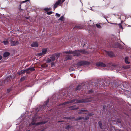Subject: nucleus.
<instances>
[{
  "mask_svg": "<svg viewBox=\"0 0 131 131\" xmlns=\"http://www.w3.org/2000/svg\"><path fill=\"white\" fill-rule=\"evenodd\" d=\"M65 53L68 54L67 59H71L72 58L73 56H78L80 54V53L85 54L86 52L85 50H81L79 51H70L69 52L66 51Z\"/></svg>",
  "mask_w": 131,
  "mask_h": 131,
  "instance_id": "1",
  "label": "nucleus"
},
{
  "mask_svg": "<svg viewBox=\"0 0 131 131\" xmlns=\"http://www.w3.org/2000/svg\"><path fill=\"white\" fill-rule=\"evenodd\" d=\"M91 101V99H86L84 100H72L70 101V102H67L66 103V104L68 103H73L74 102V103H80L83 102H88Z\"/></svg>",
  "mask_w": 131,
  "mask_h": 131,
  "instance_id": "2",
  "label": "nucleus"
},
{
  "mask_svg": "<svg viewBox=\"0 0 131 131\" xmlns=\"http://www.w3.org/2000/svg\"><path fill=\"white\" fill-rule=\"evenodd\" d=\"M35 70V69L33 67H30L24 70H21L20 72H18V74L19 75H20L25 72H26L27 73H30V72L33 71Z\"/></svg>",
  "mask_w": 131,
  "mask_h": 131,
  "instance_id": "3",
  "label": "nucleus"
},
{
  "mask_svg": "<svg viewBox=\"0 0 131 131\" xmlns=\"http://www.w3.org/2000/svg\"><path fill=\"white\" fill-rule=\"evenodd\" d=\"M14 40V38L13 37H11L10 38V44L12 46H14L17 45L19 44V42L18 41H13Z\"/></svg>",
  "mask_w": 131,
  "mask_h": 131,
  "instance_id": "4",
  "label": "nucleus"
},
{
  "mask_svg": "<svg viewBox=\"0 0 131 131\" xmlns=\"http://www.w3.org/2000/svg\"><path fill=\"white\" fill-rule=\"evenodd\" d=\"M87 62L85 61H80L78 62L77 65L78 67H79L86 64H87Z\"/></svg>",
  "mask_w": 131,
  "mask_h": 131,
  "instance_id": "5",
  "label": "nucleus"
},
{
  "mask_svg": "<svg viewBox=\"0 0 131 131\" xmlns=\"http://www.w3.org/2000/svg\"><path fill=\"white\" fill-rule=\"evenodd\" d=\"M47 49L46 48H44L42 49V52L39 53L38 54V56H42L45 54L46 53Z\"/></svg>",
  "mask_w": 131,
  "mask_h": 131,
  "instance_id": "6",
  "label": "nucleus"
},
{
  "mask_svg": "<svg viewBox=\"0 0 131 131\" xmlns=\"http://www.w3.org/2000/svg\"><path fill=\"white\" fill-rule=\"evenodd\" d=\"M96 65L98 67H103L106 66V65L103 62H99L96 63Z\"/></svg>",
  "mask_w": 131,
  "mask_h": 131,
  "instance_id": "7",
  "label": "nucleus"
},
{
  "mask_svg": "<svg viewBox=\"0 0 131 131\" xmlns=\"http://www.w3.org/2000/svg\"><path fill=\"white\" fill-rule=\"evenodd\" d=\"M46 123L45 122H39L38 123H35L34 122V119H33L32 122L31 124L32 125H40V124H45Z\"/></svg>",
  "mask_w": 131,
  "mask_h": 131,
  "instance_id": "8",
  "label": "nucleus"
},
{
  "mask_svg": "<svg viewBox=\"0 0 131 131\" xmlns=\"http://www.w3.org/2000/svg\"><path fill=\"white\" fill-rule=\"evenodd\" d=\"M61 0H58V1L55 4L54 6V8L55 9L58 6V5L61 3Z\"/></svg>",
  "mask_w": 131,
  "mask_h": 131,
  "instance_id": "9",
  "label": "nucleus"
},
{
  "mask_svg": "<svg viewBox=\"0 0 131 131\" xmlns=\"http://www.w3.org/2000/svg\"><path fill=\"white\" fill-rule=\"evenodd\" d=\"M31 46L33 47H38V44L37 42H34L31 45Z\"/></svg>",
  "mask_w": 131,
  "mask_h": 131,
  "instance_id": "10",
  "label": "nucleus"
},
{
  "mask_svg": "<svg viewBox=\"0 0 131 131\" xmlns=\"http://www.w3.org/2000/svg\"><path fill=\"white\" fill-rule=\"evenodd\" d=\"M106 53L110 57H111L113 55V53L111 51H105Z\"/></svg>",
  "mask_w": 131,
  "mask_h": 131,
  "instance_id": "11",
  "label": "nucleus"
},
{
  "mask_svg": "<svg viewBox=\"0 0 131 131\" xmlns=\"http://www.w3.org/2000/svg\"><path fill=\"white\" fill-rule=\"evenodd\" d=\"M10 54L9 52H6L4 53L3 54V56L4 57H6L9 56Z\"/></svg>",
  "mask_w": 131,
  "mask_h": 131,
  "instance_id": "12",
  "label": "nucleus"
},
{
  "mask_svg": "<svg viewBox=\"0 0 131 131\" xmlns=\"http://www.w3.org/2000/svg\"><path fill=\"white\" fill-rule=\"evenodd\" d=\"M125 61L126 63L127 64H129L130 62L128 61V58L127 57H126L125 58Z\"/></svg>",
  "mask_w": 131,
  "mask_h": 131,
  "instance_id": "13",
  "label": "nucleus"
},
{
  "mask_svg": "<svg viewBox=\"0 0 131 131\" xmlns=\"http://www.w3.org/2000/svg\"><path fill=\"white\" fill-rule=\"evenodd\" d=\"M50 58L51 59L52 61H54V60H55V57L53 55L51 56L50 57Z\"/></svg>",
  "mask_w": 131,
  "mask_h": 131,
  "instance_id": "14",
  "label": "nucleus"
},
{
  "mask_svg": "<svg viewBox=\"0 0 131 131\" xmlns=\"http://www.w3.org/2000/svg\"><path fill=\"white\" fill-rule=\"evenodd\" d=\"M48 66V65L46 63H45L41 66L42 68H45Z\"/></svg>",
  "mask_w": 131,
  "mask_h": 131,
  "instance_id": "15",
  "label": "nucleus"
},
{
  "mask_svg": "<svg viewBox=\"0 0 131 131\" xmlns=\"http://www.w3.org/2000/svg\"><path fill=\"white\" fill-rule=\"evenodd\" d=\"M59 20H60L62 21H64V17L63 16H62L59 19Z\"/></svg>",
  "mask_w": 131,
  "mask_h": 131,
  "instance_id": "16",
  "label": "nucleus"
},
{
  "mask_svg": "<svg viewBox=\"0 0 131 131\" xmlns=\"http://www.w3.org/2000/svg\"><path fill=\"white\" fill-rule=\"evenodd\" d=\"M3 42L4 44L5 45H8V42L7 40L3 41Z\"/></svg>",
  "mask_w": 131,
  "mask_h": 131,
  "instance_id": "17",
  "label": "nucleus"
},
{
  "mask_svg": "<svg viewBox=\"0 0 131 131\" xmlns=\"http://www.w3.org/2000/svg\"><path fill=\"white\" fill-rule=\"evenodd\" d=\"M10 80V79L9 78H7L5 80V82H7L8 81H9Z\"/></svg>",
  "mask_w": 131,
  "mask_h": 131,
  "instance_id": "18",
  "label": "nucleus"
},
{
  "mask_svg": "<svg viewBox=\"0 0 131 131\" xmlns=\"http://www.w3.org/2000/svg\"><path fill=\"white\" fill-rule=\"evenodd\" d=\"M99 124L100 126V127L101 128H102V123L100 122H99L98 123Z\"/></svg>",
  "mask_w": 131,
  "mask_h": 131,
  "instance_id": "19",
  "label": "nucleus"
},
{
  "mask_svg": "<svg viewBox=\"0 0 131 131\" xmlns=\"http://www.w3.org/2000/svg\"><path fill=\"white\" fill-rule=\"evenodd\" d=\"M52 60L51 59H48L47 60V63H50L52 62Z\"/></svg>",
  "mask_w": 131,
  "mask_h": 131,
  "instance_id": "20",
  "label": "nucleus"
},
{
  "mask_svg": "<svg viewBox=\"0 0 131 131\" xmlns=\"http://www.w3.org/2000/svg\"><path fill=\"white\" fill-rule=\"evenodd\" d=\"M81 87V86L79 85L76 88V90H78L79 89H80Z\"/></svg>",
  "mask_w": 131,
  "mask_h": 131,
  "instance_id": "21",
  "label": "nucleus"
},
{
  "mask_svg": "<svg viewBox=\"0 0 131 131\" xmlns=\"http://www.w3.org/2000/svg\"><path fill=\"white\" fill-rule=\"evenodd\" d=\"M96 26L97 27L99 28H101V26L100 25L96 24Z\"/></svg>",
  "mask_w": 131,
  "mask_h": 131,
  "instance_id": "22",
  "label": "nucleus"
},
{
  "mask_svg": "<svg viewBox=\"0 0 131 131\" xmlns=\"http://www.w3.org/2000/svg\"><path fill=\"white\" fill-rule=\"evenodd\" d=\"M52 12L51 11L48 12H47V14L48 15H50L52 13Z\"/></svg>",
  "mask_w": 131,
  "mask_h": 131,
  "instance_id": "23",
  "label": "nucleus"
},
{
  "mask_svg": "<svg viewBox=\"0 0 131 131\" xmlns=\"http://www.w3.org/2000/svg\"><path fill=\"white\" fill-rule=\"evenodd\" d=\"M48 102H49V100H47V101L46 102H45V104L44 105V106L45 107L46 106V105L48 103Z\"/></svg>",
  "mask_w": 131,
  "mask_h": 131,
  "instance_id": "24",
  "label": "nucleus"
},
{
  "mask_svg": "<svg viewBox=\"0 0 131 131\" xmlns=\"http://www.w3.org/2000/svg\"><path fill=\"white\" fill-rule=\"evenodd\" d=\"M51 9L50 8H46L44 9V10L46 11H48L50 9Z\"/></svg>",
  "mask_w": 131,
  "mask_h": 131,
  "instance_id": "25",
  "label": "nucleus"
},
{
  "mask_svg": "<svg viewBox=\"0 0 131 131\" xmlns=\"http://www.w3.org/2000/svg\"><path fill=\"white\" fill-rule=\"evenodd\" d=\"M56 15L57 17H59L60 16V15L57 13L56 14Z\"/></svg>",
  "mask_w": 131,
  "mask_h": 131,
  "instance_id": "26",
  "label": "nucleus"
},
{
  "mask_svg": "<svg viewBox=\"0 0 131 131\" xmlns=\"http://www.w3.org/2000/svg\"><path fill=\"white\" fill-rule=\"evenodd\" d=\"M25 79V78L24 77H23L21 78L20 80L22 81L24 80Z\"/></svg>",
  "mask_w": 131,
  "mask_h": 131,
  "instance_id": "27",
  "label": "nucleus"
},
{
  "mask_svg": "<svg viewBox=\"0 0 131 131\" xmlns=\"http://www.w3.org/2000/svg\"><path fill=\"white\" fill-rule=\"evenodd\" d=\"M51 67H53L54 65V63L53 62L51 64Z\"/></svg>",
  "mask_w": 131,
  "mask_h": 131,
  "instance_id": "28",
  "label": "nucleus"
},
{
  "mask_svg": "<svg viewBox=\"0 0 131 131\" xmlns=\"http://www.w3.org/2000/svg\"><path fill=\"white\" fill-rule=\"evenodd\" d=\"M119 27L120 28H122V25H121V24H119Z\"/></svg>",
  "mask_w": 131,
  "mask_h": 131,
  "instance_id": "29",
  "label": "nucleus"
},
{
  "mask_svg": "<svg viewBox=\"0 0 131 131\" xmlns=\"http://www.w3.org/2000/svg\"><path fill=\"white\" fill-rule=\"evenodd\" d=\"M93 92V91L92 90H91V91H90L89 93H92Z\"/></svg>",
  "mask_w": 131,
  "mask_h": 131,
  "instance_id": "30",
  "label": "nucleus"
},
{
  "mask_svg": "<svg viewBox=\"0 0 131 131\" xmlns=\"http://www.w3.org/2000/svg\"><path fill=\"white\" fill-rule=\"evenodd\" d=\"M2 57L1 56H0V60L2 59Z\"/></svg>",
  "mask_w": 131,
  "mask_h": 131,
  "instance_id": "31",
  "label": "nucleus"
},
{
  "mask_svg": "<svg viewBox=\"0 0 131 131\" xmlns=\"http://www.w3.org/2000/svg\"><path fill=\"white\" fill-rule=\"evenodd\" d=\"M73 70H74V69L73 70H71V69H69V70L70 71H73Z\"/></svg>",
  "mask_w": 131,
  "mask_h": 131,
  "instance_id": "32",
  "label": "nucleus"
},
{
  "mask_svg": "<svg viewBox=\"0 0 131 131\" xmlns=\"http://www.w3.org/2000/svg\"><path fill=\"white\" fill-rule=\"evenodd\" d=\"M85 111V110H81V111Z\"/></svg>",
  "mask_w": 131,
  "mask_h": 131,
  "instance_id": "33",
  "label": "nucleus"
},
{
  "mask_svg": "<svg viewBox=\"0 0 131 131\" xmlns=\"http://www.w3.org/2000/svg\"><path fill=\"white\" fill-rule=\"evenodd\" d=\"M29 1V0H26V1H24V2H27V1Z\"/></svg>",
  "mask_w": 131,
  "mask_h": 131,
  "instance_id": "34",
  "label": "nucleus"
},
{
  "mask_svg": "<svg viewBox=\"0 0 131 131\" xmlns=\"http://www.w3.org/2000/svg\"><path fill=\"white\" fill-rule=\"evenodd\" d=\"M65 0H62V3H63V2H64V1Z\"/></svg>",
  "mask_w": 131,
  "mask_h": 131,
  "instance_id": "35",
  "label": "nucleus"
},
{
  "mask_svg": "<svg viewBox=\"0 0 131 131\" xmlns=\"http://www.w3.org/2000/svg\"><path fill=\"white\" fill-rule=\"evenodd\" d=\"M128 68V67H125V68Z\"/></svg>",
  "mask_w": 131,
  "mask_h": 131,
  "instance_id": "36",
  "label": "nucleus"
},
{
  "mask_svg": "<svg viewBox=\"0 0 131 131\" xmlns=\"http://www.w3.org/2000/svg\"><path fill=\"white\" fill-rule=\"evenodd\" d=\"M77 108H73L74 109H77Z\"/></svg>",
  "mask_w": 131,
  "mask_h": 131,
  "instance_id": "37",
  "label": "nucleus"
},
{
  "mask_svg": "<svg viewBox=\"0 0 131 131\" xmlns=\"http://www.w3.org/2000/svg\"><path fill=\"white\" fill-rule=\"evenodd\" d=\"M89 115H91V114H89Z\"/></svg>",
  "mask_w": 131,
  "mask_h": 131,
  "instance_id": "38",
  "label": "nucleus"
}]
</instances>
